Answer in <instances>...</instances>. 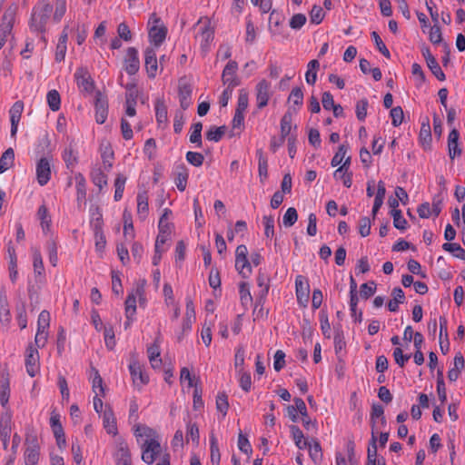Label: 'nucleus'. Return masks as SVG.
I'll use <instances>...</instances> for the list:
<instances>
[{
    "instance_id": "nucleus-11",
    "label": "nucleus",
    "mask_w": 465,
    "mask_h": 465,
    "mask_svg": "<svg viewBox=\"0 0 465 465\" xmlns=\"http://www.w3.org/2000/svg\"><path fill=\"white\" fill-rule=\"evenodd\" d=\"M295 292L298 303L305 307L309 302L310 285L302 275H297L295 278Z\"/></svg>"
},
{
    "instance_id": "nucleus-28",
    "label": "nucleus",
    "mask_w": 465,
    "mask_h": 465,
    "mask_svg": "<svg viewBox=\"0 0 465 465\" xmlns=\"http://www.w3.org/2000/svg\"><path fill=\"white\" fill-rule=\"evenodd\" d=\"M258 158V175L260 182L264 183L268 178V158L264 155L262 149L256 151Z\"/></svg>"
},
{
    "instance_id": "nucleus-18",
    "label": "nucleus",
    "mask_w": 465,
    "mask_h": 465,
    "mask_svg": "<svg viewBox=\"0 0 465 465\" xmlns=\"http://www.w3.org/2000/svg\"><path fill=\"white\" fill-rule=\"evenodd\" d=\"M62 158L65 163L66 169L74 173L76 165L78 164V152L73 144H69L64 148L62 153Z\"/></svg>"
},
{
    "instance_id": "nucleus-20",
    "label": "nucleus",
    "mask_w": 465,
    "mask_h": 465,
    "mask_svg": "<svg viewBox=\"0 0 465 465\" xmlns=\"http://www.w3.org/2000/svg\"><path fill=\"white\" fill-rule=\"evenodd\" d=\"M99 152L104 163L105 171H110L113 167V161L114 158V153L111 143L108 141H102L99 146Z\"/></svg>"
},
{
    "instance_id": "nucleus-21",
    "label": "nucleus",
    "mask_w": 465,
    "mask_h": 465,
    "mask_svg": "<svg viewBox=\"0 0 465 465\" xmlns=\"http://www.w3.org/2000/svg\"><path fill=\"white\" fill-rule=\"evenodd\" d=\"M73 179L75 182L76 200L80 203L86 198V180L81 173H74ZM68 186L72 185V178H69Z\"/></svg>"
},
{
    "instance_id": "nucleus-3",
    "label": "nucleus",
    "mask_w": 465,
    "mask_h": 465,
    "mask_svg": "<svg viewBox=\"0 0 465 465\" xmlns=\"http://www.w3.org/2000/svg\"><path fill=\"white\" fill-rule=\"evenodd\" d=\"M145 283L144 280L136 283L135 287L128 293L124 302V315L136 314V302L139 300L141 305L145 302Z\"/></svg>"
},
{
    "instance_id": "nucleus-16",
    "label": "nucleus",
    "mask_w": 465,
    "mask_h": 465,
    "mask_svg": "<svg viewBox=\"0 0 465 465\" xmlns=\"http://www.w3.org/2000/svg\"><path fill=\"white\" fill-rule=\"evenodd\" d=\"M101 418L103 420V427L105 431L112 436L117 435L118 429L116 418L111 407H105L103 414L101 415Z\"/></svg>"
},
{
    "instance_id": "nucleus-5",
    "label": "nucleus",
    "mask_w": 465,
    "mask_h": 465,
    "mask_svg": "<svg viewBox=\"0 0 465 465\" xmlns=\"http://www.w3.org/2000/svg\"><path fill=\"white\" fill-rule=\"evenodd\" d=\"M128 369L133 381V384L138 390H141L149 382V376L144 372L143 366L136 359H132Z\"/></svg>"
},
{
    "instance_id": "nucleus-30",
    "label": "nucleus",
    "mask_w": 465,
    "mask_h": 465,
    "mask_svg": "<svg viewBox=\"0 0 465 465\" xmlns=\"http://www.w3.org/2000/svg\"><path fill=\"white\" fill-rule=\"evenodd\" d=\"M90 226L93 232L103 230L104 220L103 214L98 206H91L90 208Z\"/></svg>"
},
{
    "instance_id": "nucleus-54",
    "label": "nucleus",
    "mask_w": 465,
    "mask_h": 465,
    "mask_svg": "<svg viewBox=\"0 0 465 465\" xmlns=\"http://www.w3.org/2000/svg\"><path fill=\"white\" fill-rule=\"evenodd\" d=\"M347 152L348 146L345 144H341L338 148V151L335 153L334 156L331 161V166L336 167L339 166L340 164L341 165L344 163L345 159L347 158Z\"/></svg>"
},
{
    "instance_id": "nucleus-58",
    "label": "nucleus",
    "mask_w": 465,
    "mask_h": 465,
    "mask_svg": "<svg viewBox=\"0 0 465 465\" xmlns=\"http://www.w3.org/2000/svg\"><path fill=\"white\" fill-rule=\"evenodd\" d=\"M298 220V213L295 208L289 207L282 217V224L285 227H292Z\"/></svg>"
},
{
    "instance_id": "nucleus-62",
    "label": "nucleus",
    "mask_w": 465,
    "mask_h": 465,
    "mask_svg": "<svg viewBox=\"0 0 465 465\" xmlns=\"http://www.w3.org/2000/svg\"><path fill=\"white\" fill-rule=\"evenodd\" d=\"M442 249L454 253L457 258H465V250L458 243L446 242L442 245Z\"/></svg>"
},
{
    "instance_id": "nucleus-55",
    "label": "nucleus",
    "mask_w": 465,
    "mask_h": 465,
    "mask_svg": "<svg viewBox=\"0 0 465 465\" xmlns=\"http://www.w3.org/2000/svg\"><path fill=\"white\" fill-rule=\"evenodd\" d=\"M292 114L290 112L285 113L281 120V136L283 138L289 137L292 130Z\"/></svg>"
},
{
    "instance_id": "nucleus-48",
    "label": "nucleus",
    "mask_w": 465,
    "mask_h": 465,
    "mask_svg": "<svg viewBox=\"0 0 465 465\" xmlns=\"http://www.w3.org/2000/svg\"><path fill=\"white\" fill-rule=\"evenodd\" d=\"M15 153L12 148H8L0 158V173L7 171L13 164Z\"/></svg>"
},
{
    "instance_id": "nucleus-4",
    "label": "nucleus",
    "mask_w": 465,
    "mask_h": 465,
    "mask_svg": "<svg viewBox=\"0 0 465 465\" xmlns=\"http://www.w3.org/2000/svg\"><path fill=\"white\" fill-rule=\"evenodd\" d=\"M151 23H153L154 25L149 29V39L150 43L153 45V47L156 49L165 40L167 29L161 24L160 18H158L154 14L149 19V24Z\"/></svg>"
},
{
    "instance_id": "nucleus-35",
    "label": "nucleus",
    "mask_w": 465,
    "mask_h": 465,
    "mask_svg": "<svg viewBox=\"0 0 465 465\" xmlns=\"http://www.w3.org/2000/svg\"><path fill=\"white\" fill-rule=\"evenodd\" d=\"M392 299L388 302V309L390 312H397L399 310V304L403 303L405 301V294L403 291L397 287L392 290Z\"/></svg>"
},
{
    "instance_id": "nucleus-25",
    "label": "nucleus",
    "mask_w": 465,
    "mask_h": 465,
    "mask_svg": "<svg viewBox=\"0 0 465 465\" xmlns=\"http://www.w3.org/2000/svg\"><path fill=\"white\" fill-rule=\"evenodd\" d=\"M440 348L443 354H446L450 350L448 320L444 316L440 317Z\"/></svg>"
},
{
    "instance_id": "nucleus-13",
    "label": "nucleus",
    "mask_w": 465,
    "mask_h": 465,
    "mask_svg": "<svg viewBox=\"0 0 465 465\" xmlns=\"http://www.w3.org/2000/svg\"><path fill=\"white\" fill-rule=\"evenodd\" d=\"M237 70L238 64L235 61L231 60L227 63L222 74L223 84L230 87H236L240 84V81L236 75Z\"/></svg>"
},
{
    "instance_id": "nucleus-23",
    "label": "nucleus",
    "mask_w": 465,
    "mask_h": 465,
    "mask_svg": "<svg viewBox=\"0 0 465 465\" xmlns=\"http://www.w3.org/2000/svg\"><path fill=\"white\" fill-rule=\"evenodd\" d=\"M192 86L186 82H180L178 86V96L180 106L186 110L192 104Z\"/></svg>"
},
{
    "instance_id": "nucleus-38",
    "label": "nucleus",
    "mask_w": 465,
    "mask_h": 465,
    "mask_svg": "<svg viewBox=\"0 0 465 465\" xmlns=\"http://www.w3.org/2000/svg\"><path fill=\"white\" fill-rule=\"evenodd\" d=\"M126 181H127V177L124 174L118 173L116 175L114 183V189H115L114 190V200L115 202H119L120 200H122L123 195H124V187H125Z\"/></svg>"
},
{
    "instance_id": "nucleus-41",
    "label": "nucleus",
    "mask_w": 465,
    "mask_h": 465,
    "mask_svg": "<svg viewBox=\"0 0 465 465\" xmlns=\"http://www.w3.org/2000/svg\"><path fill=\"white\" fill-rule=\"evenodd\" d=\"M235 269L243 278H248L252 274V266L248 257L235 258Z\"/></svg>"
},
{
    "instance_id": "nucleus-36",
    "label": "nucleus",
    "mask_w": 465,
    "mask_h": 465,
    "mask_svg": "<svg viewBox=\"0 0 465 465\" xmlns=\"http://www.w3.org/2000/svg\"><path fill=\"white\" fill-rule=\"evenodd\" d=\"M95 121L97 124H104L107 118V105L104 99L97 97L94 104Z\"/></svg>"
},
{
    "instance_id": "nucleus-7",
    "label": "nucleus",
    "mask_w": 465,
    "mask_h": 465,
    "mask_svg": "<svg viewBox=\"0 0 465 465\" xmlns=\"http://www.w3.org/2000/svg\"><path fill=\"white\" fill-rule=\"evenodd\" d=\"M144 55V68L149 79H154L158 74V59L156 55V49L153 46H148L143 52Z\"/></svg>"
},
{
    "instance_id": "nucleus-40",
    "label": "nucleus",
    "mask_w": 465,
    "mask_h": 465,
    "mask_svg": "<svg viewBox=\"0 0 465 465\" xmlns=\"http://www.w3.org/2000/svg\"><path fill=\"white\" fill-rule=\"evenodd\" d=\"M172 215V211L169 208L163 209V214L160 217L158 223V231L165 232H172L173 223H170V217Z\"/></svg>"
},
{
    "instance_id": "nucleus-22",
    "label": "nucleus",
    "mask_w": 465,
    "mask_h": 465,
    "mask_svg": "<svg viewBox=\"0 0 465 465\" xmlns=\"http://www.w3.org/2000/svg\"><path fill=\"white\" fill-rule=\"evenodd\" d=\"M116 465H132L131 453L125 441L117 443V449L114 455Z\"/></svg>"
},
{
    "instance_id": "nucleus-59",
    "label": "nucleus",
    "mask_w": 465,
    "mask_h": 465,
    "mask_svg": "<svg viewBox=\"0 0 465 465\" xmlns=\"http://www.w3.org/2000/svg\"><path fill=\"white\" fill-rule=\"evenodd\" d=\"M46 248L49 255V262L54 267H55L58 262L56 242L54 239L49 240L46 243Z\"/></svg>"
},
{
    "instance_id": "nucleus-19",
    "label": "nucleus",
    "mask_w": 465,
    "mask_h": 465,
    "mask_svg": "<svg viewBox=\"0 0 465 465\" xmlns=\"http://www.w3.org/2000/svg\"><path fill=\"white\" fill-rule=\"evenodd\" d=\"M271 85L266 80L260 81L256 85V101L258 108H263L270 99Z\"/></svg>"
},
{
    "instance_id": "nucleus-44",
    "label": "nucleus",
    "mask_w": 465,
    "mask_h": 465,
    "mask_svg": "<svg viewBox=\"0 0 465 465\" xmlns=\"http://www.w3.org/2000/svg\"><path fill=\"white\" fill-rule=\"evenodd\" d=\"M210 451H211V463L212 465H220L221 453L216 437L212 434L210 436Z\"/></svg>"
},
{
    "instance_id": "nucleus-2",
    "label": "nucleus",
    "mask_w": 465,
    "mask_h": 465,
    "mask_svg": "<svg viewBox=\"0 0 465 465\" xmlns=\"http://www.w3.org/2000/svg\"><path fill=\"white\" fill-rule=\"evenodd\" d=\"M15 10L16 7H8L2 16L0 23V50L9 38L11 45L10 51L14 49L15 37L12 32L15 21Z\"/></svg>"
},
{
    "instance_id": "nucleus-10",
    "label": "nucleus",
    "mask_w": 465,
    "mask_h": 465,
    "mask_svg": "<svg viewBox=\"0 0 465 465\" xmlns=\"http://www.w3.org/2000/svg\"><path fill=\"white\" fill-rule=\"evenodd\" d=\"M124 69L129 75H134L140 69L138 50L135 47H128L124 58Z\"/></svg>"
},
{
    "instance_id": "nucleus-63",
    "label": "nucleus",
    "mask_w": 465,
    "mask_h": 465,
    "mask_svg": "<svg viewBox=\"0 0 465 465\" xmlns=\"http://www.w3.org/2000/svg\"><path fill=\"white\" fill-rule=\"evenodd\" d=\"M185 158L190 164L196 167L203 165L204 161V156L198 152L189 151L186 153Z\"/></svg>"
},
{
    "instance_id": "nucleus-27",
    "label": "nucleus",
    "mask_w": 465,
    "mask_h": 465,
    "mask_svg": "<svg viewBox=\"0 0 465 465\" xmlns=\"http://www.w3.org/2000/svg\"><path fill=\"white\" fill-rule=\"evenodd\" d=\"M137 215L140 220L144 221L149 213L148 194L145 191L139 192L136 197Z\"/></svg>"
},
{
    "instance_id": "nucleus-60",
    "label": "nucleus",
    "mask_w": 465,
    "mask_h": 465,
    "mask_svg": "<svg viewBox=\"0 0 465 465\" xmlns=\"http://www.w3.org/2000/svg\"><path fill=\"white\" fill-rule=\"evenodd\" d=\"M249 104V94L245 89L239 90L237 106L235 111L245 113Z\"/></svg>"
},
{
    "instance_id": "nucleus-9",
    "label": "nucleus",
    "mask_w": 465,
    "mask_h": 465,
    "mask_svg": "<svg viewBox=\"0 0 465 465\" xmlns=\"http://www.w3.org/2000/svg\"><path fill=\"white\" fill-rule=\"evenodd\" d=\"M25 369L30 377H35L40 371L39 352L33 345H29L25 353Z\"/></svg>"
},
{
    "instance_id": "nucleus-6",
    "label": "nucleus",
    "mask_w": 465,
    "mask_h": 465,
    "mask_svg": "<svg viewBox=\"0 0 465 465\" xmlns=\"http://www.w3.org/2000/svg\"><path fill=\"white\" fill-rule=\"evenodd\" d=\"M196 25L197 33L195 38L199 42L202 50L206 52L209 50L210 45L213 40L214 31L210 24L206 22L199 21Z\"/></svg>"
},
{
    "instance_id": "nucleus-24",
    "label": "nucleus",
    "mask_w": 465,
    "mask_h": 465,
    "mask_svg": "<svg viewBox=\"0 0 465 465\" xmlns=\"http://www.w3.org/2000/svg\"><path fill=\"white\" fill-rule=\"evenodd\" d=\"M174 178V183L177 187V189L180 192H184L187 186V182L189 178V172L188 169L185 167L184 164L177 165L174 173H173Z\"/></svg>"
},
{
    "instance_id": "nucleus-47",
    "label": "nucleus",
    "mask_w": 465,
    "mask_h": 465,
    "mask_svg": "<svg viewBox=\"0 0 465 465\" xmlns=\"http://www.w3.org/2000/svg\"><path fill=\"white\" fill-rule=\"evenodd\" d=\"M34 272L36 276H43L45 273V267L41 252L38 249L32 250Z\"/></svg>"
},
{
    "instance_id": "nucleus-61",
    "label": "nucleus",
    "mask_w": 465,
    "mask_h": 465,
    "mask_svg": "<svg viewBox=\"0 0 465 465\" xmlns=\"http://www.w3.org/2000/svg\"><path fill=\"white\" fill-rule=\"evenodd\" d=\"M427 65L438 80H445V74L443 73L436 58H430L429 63H427Z\"/></svg>"
},
{
    "instance_id": "nucleus-53",
    "label": "nucleus",
    "mask_w": 465,
    "mask_h": 465,
    "mask_svg": "<svg viewBox=\"0 0 465 465\" xmlns=\"http://www.w3.org/2000/svg\"><path fill=\"white\" fill-rule=\"evenodd\" d=\"M309 455L314 462H318L322 458V448L317 440H312L308 443Z\"/></svg>"
},
{
    "instance_id": "nucleus-12",
    "label": "nucleus",
    "mask_w": 465,
    "mask_h": 465,
    "mask_svg": "<svg viewBox=\"0 0 465 465\" xmlns=\"http://www.w3.org/2000/svg\"><path fill=\"white\" fill-rule=\"evenodd\" d=\"M142 460L146 464H153L156 458L162 454V447L160 440L151 442L146 445H141Z\"/></svg>"
},
{
    "instance_id": "nucleus-50",
    "label": "nucleus",
    "mask_w": 465,
    "mask_h": 465,
    "mask_svg": "<svg viewBox=\"0 0 465 465\" xmlns=\"http://www.w3.org/2000/svg\"><path fill=\"white\" fill-rule=\"evenodd\" d=\"M46 101L49 108L53 112H56L61 107V97L56 90H50L46 94Z\"/></svg>"
},
{
    "instance_id": "nucleus-8",
    "label": "nucleus",
    "mask_w": 465,
    "mask_h": 465,
    "mask_svg": "<svg viewBox=\"0 0 465 465\" xmlns=\"http://www.w3.org/2000/svg\"><path fill=\"white\" fill-rule=\"evenodd\" d=\"M134 433L138 443L141 445H146L148 443L160 440L158 432L154 429L146 425H136Z\"/></svg>"
},
{
    "instance_id": "nucleus-42",
    "label": "nucleus",
    "mask_w": 465,
    "mask_h": 465,
    "mask_svg": "<svg viewBox=\"0 0 465 465\" xmlns=\"http://www.w3.org/2000/svg\"><path fill=\"white\" fill-rule=\"evenodd\" d=\"M320 67L318 60H312L307 64V71L305 74V80L308 84L313 85L317 80V71Z\"/></svg>"
},
{
    "instance_id": "nucleus-64",
    "label": "nucleus",
    "mask_w": 465,
    "mask_h": 465,
    "mask_svg": "<svg viewBox=\"0 0 465 465\" xmlns=\"http://www.w3.org/2000/svg\"><path fill=\"white\" fill-rule=\"evenodd\" d=\"M335 465H359L357 460L353 458V450L349 452V459H346L341 453H336Z\"/></svg>"
},
{
    "instance_id": "nucleus-51",
    "label": "nucleus",
    "mask_w": 465,
    "mask_h": 465,
    "mask_svg": "<svg viewBox=\"0 0 465 465\" xmlns=\"http://www.w3.org/2000/svg\"><path fill=\"white\" fill-rule=\"evenodd\" d=\"M10 398V386L7 377H3L0 384V403L5 408Z\"/></svg>"
},
{
    "instance_id": "nucleus-33",
    "label": "nucleus",
    "mask_w": 465,
    "mask_h": 465,
    "mask_svg": "<svg viewBox=\"0 0 465 465\" xmlns=\"http://www.w3.org/2000/svg\"><path fill=\"white\" fill-rule=\"evenodd\" d=\"M366 465H386L385 459L377 454L376 439L372 436V446L368 449Z\"/></svg>"
},
{
    "instance_id": "nucleus-31",
    "label": "nucleus",
    "mask_w": 465,
    "mask_h": 465,
    "mask_svg": "<svg viewBox=\"0 0 465 465\" xmlns=\"http://www.w3.org/2000/svg\"><path fill=\"white\" fill-rule=\"evenodd\" d=\"M90 177L93 183L100 190L107 185V175L101 167H94L91 170Z\"/></svg>"
},
{
    "instance_id": "nucleus-17",
    "label": "nucleus",
    "mask_w": 465,
    "mask_h": 465,
    "mask_svg": "<svg viewBox=\"0 0 465 465\" xmlns=\"http://www.w3.org/2000/svg\"><path fill=\"white\" fill-rule=\"evenodd\" d=\"M24 111V103L16 101L9 110L10 122H11V136L15 137L17 133L18 124Z\"/></svg>"
},
{
    "instance_id": "nucleus-56",
    "label": "nucleus",
    "mask_w": 465,
    "mask_h": 465,
    "mask_svg": "<svg viewBox=\"0 0 465 465\" xmlns=\"http://www.w3.org/2000/svg\"><path fill=\"white\" fill-rule=\"evenodd\" d=\"M391 214L393 218V225L396 229L404 231L407 228V221L402 216V213L401 210H391Z\"/></svg>"
},
{
    "instance_id": "nucleus-57",
    "label": "nucleus",
    "mask_w": 465,
    "mask_h": 465,
    "mask_svg": "<svg viewBox=\"0 0 465 465\" xmlns=\"http://www.w3.org/2000/svg\"><path fill=\"white\" fill-rule=\"evenodd\" d=\"M66 12V0H55L53 21L59 23Z\"/></svg>"
},
{
    "instance_id": "nucleus-45",
    "label": "nucleus",
    "mask_w": 465,
    "mask_h": 465,
    "mask_svg": "<svg viewBox=\"0 0 465 465\" xmlns=\"http://www.w3.org/2000/svg\"><path fill=\"white\" fill-rule=\"evenodd\" d=\"M202 130L203 124L201 122H196L192 124L189 140L192 143H195L198 148H201L203 145Z\"/></svg>"
},
{
    "instance_id": "nucleus-43",
    "label": "nucleus",
    "mask_w": 465,
    "mask_h": 465,
    "mask_svg": "<svg viewBox=\"0 0 465 465\" xmlns=\"http://www.w3.org/2000/svg\"><path fill=\"white\" fill-rule=\"evenodd\" d=\"M195 319L196 318L185 316L183 318L181 327L179 330L175 331V335L178 341H181L183 337L191 331L193 323L195 322Z\"/></svg>"
},
{
    "instance_id": "nucleus-32",
    "label": "nucleus",
    "mask_w": 465,
    "mask_h": 465,
    "mask_svg": "<svg viewBox=\"0 0 465 465\" xmlns=\"http://www.w3.org/2000/svg\"><path fill=\"white\" fill-rule=\"evenodd\" d=\"M37 217L40 220L41 227L44 233H48L51 230L52 220L48 209L45 204H42L37 211Z\"/></svg>"
},
{
    "instance_id": "nucleus-39",
    "label": "nucleus",
    "mask_w": 465,
    "mask_h": 465,
    "mask_svg": "<svg viewBox=\"0 0 465 465\" xmlns=\"http://www.w3.org/2000/svg\"><path fill=\"white\" fill-rule=\"evenodd\" d=\"M74 76L76 78L77 85L81 91H84L86 93H91L93 91L94 84L88 75L77 71L75 73Z\"/></svg>"
},
{
    "instance_id": "nucleus-49",
    "label": "nucleus",
    "mask_w": 465,
    "mask_h": 465,
    "mask_svg": "<svg viewBox=\"0 0 465 465\" xmlns=\"http://www.w3.org/2000/svg\"><path fill=\"white\" fill-rule=\"evenodd\" d=\"M291 431H292V439L295 442V445L300 450L307 449L309 441H307L304 439L302 430L299 427L293 425L291 427Z\"/></svg>"
},
{
    "instance_id": "nucleus-26",
    "label": "nucleus",
    "mask_w": 465,
    "mask_h": 465,
    "mask_svg": "<svg viewBox=\"0 0 465 465\" xmlns=\"http://www.w3.org/2000/svg\"><path fill=\"white\" fill-rule=\"evenodd\" d=\"M465 367V360L460 352L456 353L453 361V367L448 371V379L450 381H455L459 379L461 371Z\"/></svg>"
},
{
    "instance_id": "nucleus-15",
    "label": "nucleus",
    "mask_w": 465,
    "mask_h": 465,
    "mask_svg": "<svg viewBox=\"0 0 465 465\" xmlns=\"http://www.w3.org/2000/svg\"><path fill=\"white\" fill-rule=\"evenodd\" d=\"M351 164V157L347 156L344 163L339 166L333 173L336 180H341L343 185L350 188L352 184V173L349 171Z\"/></svg>"
},
{
    "instance_id": "nucleus-29",
    "label": "nucleus",
    "mask_w": 465,
    "mask_h": 465,
    "mask_svg": "<svg viewBox=\"0 0 465 465\" xmlns=\"http://www.w3.org/2000/svg\"><path fill=\"white\" fill-rule=\"evenodd\" d=\"M147 354L151 366L153 369L160 368L162 365V358L160 346L156 341L147 348Z\"/></svg>"
},
{
    "instance_id": "nucleus-52",
    "label": "nucleus",
    "mask_w": 465,
    "mask_h": 465,
    "mask_svg": "<svg viewBox=\"0 0 465 465\" xmlns=\"http://www.w3.org/2000/svg\"><path fill=\"white\" fill-rule=\"evenodd\" d=\"M225 131V126H211L210 129L205 133L206 139L217 143L223 138Z\"/></svg>"
},
{
    "instance_id": "nucleus-14",
    "label": "nucleus",
    "mask_w": 465,
    "mask_h": 465,
    "mask_svg": "<svg viewBox=\"0 0 465 465\" xmlns=\"http://www.w3.org/2000/svg\"><path fill=\"white\" fill-rule=\"evenodd\" d=\"M36 179L41 186L45 185L51 179V163L46 157L41 158L36 163Z\"/></svg>"
},
{
    "instance_id": "nucleus-1",
    "label": "nucleus",
    "mask_w": 465,
    "mask_h": 465,
    "mask_svg": "<svg viewBox=\"0 0 465 465\" xmlns=\"http://www.w3.org/2000/svg\"><path fill=\"white\" fill-rule=\"evenodd\" d=\"M53 6L47 0H40L32 9L29 21L30 30L34 33L44 34L50 19Z\"/></svg>"
},
{
    "instance_id": "nucleus-37",
    "label": "nucleus",
    "mask_w": 465,
    "mask_h": 465,
    "mask_svg": "<svg viewBox=\"0 0 465 465\" xmlns=\"http://www.w3.org/2000/svg\"><path fill=\"white\" fill-rule=\"evenodd\" d=\"M256 282H257L258 287L260 288L259 296L261 298H265L267 296V294L269 292V289H270L269 277L266 275V273L262 272V270H259L258 275L256 278Z\"/></svg>"
},
{
    "instance_id": "nucleus-34",
    "label": "nucleus",
    "mask_w": 465,
    "mask_h": 465,
    "mask_svg": "<svg viewBox=\"0 0 465 465\" xmlns=\"http://www.w3.org/2000/svg\"><path fill=\"white\" fill-rule=\"evenodd\" d=\"M155 118L159 126L164 127L168 122L167 107L163 101L158 100L154 104Z\"/></svg>"
},
{
    "instance_id": "nucleus-46",
    "label": "nucleus",
    "mask_w": 465,
    "mask_h": 465,
    "mask_svg": "<svg viewBox=\"0 0 465 465\" xmlns=\"http://www.w3.org/2000/svg\"><path fill=\"white\" fill-rule=\"evenodd\" d=\"M40 458V448L25 447L24 460L25 465H35Z\"/></svg>"
}]
</instances>
